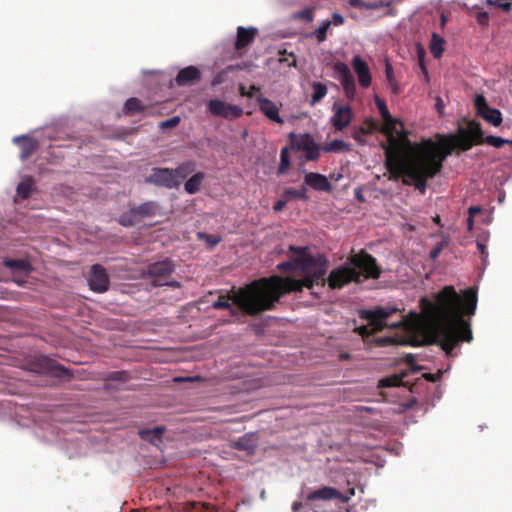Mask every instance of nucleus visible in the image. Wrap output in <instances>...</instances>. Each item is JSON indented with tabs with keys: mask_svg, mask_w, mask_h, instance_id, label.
Listing matches in <instances>:
<instances>
[{
	"mask_svg": "<svg viewBox=\"0 0 512 512\" xmlns=\"http://www.w3.org/2000/svg\"><path fill=\"white\" fill-rule=\"evenodd\" d=\"M294 18L301 19V20H304L306 22H312L313 19H314L313 9L309 8V7L304 8V9L298 11L294 15Z\"/></svg>",
	"mask_w": 512,
	"mask_h": 512,
	"instance_id": "45",
	"label": "nucleus"
},
{
	"mask_svg": "<svg viewBox=\"0 0 512 512\" xmlns=\"http://www.w3.org/2000/svg\"><path fill=\"white\" fill-rule=\"evenodd\" d=\"M258 34V29L255 27H243L237 28L236 41L234 47L237 51H240L250 44H252Z\"/></svg>",
	"mask_w": 512,
	"mask_h": 512,
	"instance_id": "19",
	"label": "nucleus"
},
{
	"mask_svg": "<svg viewBox=\"0 0 512 512\" xmlns=\"http://www.w3.org/2000/svg\"><path fill=\"white\" fill-rule=\"evenodd\" d=\"M260 111L271 121L282 124L283 119L279 115V108L270 99L263 96L257 98Z\"/></svg>",
	"mask_w": 512,
	"mask_h": 512,
	"instance_id": "22",
	"label": "nucleus"
},
{
	"mask_svg": "<svg viewBox=\"0 0 512 512\" xmlns=\"http://www.w3.org/2000/svg\"><path fill=\"white\" fill-rule=\"evenodd\" d=\"M322 149L324 152H333V153L348 152L351 150L350 145L340 139H335L331 142L326 143Z\"/></svg>",
	"mask_w": 512,
	"mask_h": 512,
	"instance_id": "33",
	"label": "nucleus"
},
{
	"mask_svg": "<svg viewBox=\"0 0 512 512\" xmlns=\"http://www.w3.org/2000/svg\"><path fill=\"white\" fill-rule=\"evenodd\" d=\"M165 430L166 428L164 426H157L152 429H141L139 430V436L142 440L157 445L162 441Z\"/></svg>",
	"mask_w": 512,
	"mask_h": 512,
	"instance_id": "26",
	"label": "nucleus"
},
{
	"mask_svg": "<svg viewBox=\"0 0 512 512\" xmlns=\"http://www.w3.org/2000/svg\"><path fill=\"white\" fill-rule=\"evenodd\" d=\"M88 284L90 289L97 293H103L108 290L110 280L105 269L101 265L95 264L91 267Z\"/></svg>",
	"mask_w": 512,
	"mask_h": 512,
	"instance_id": "16",
	"label": "nucleus"
},
{
	"mask_svg": "<svg viewBox=\"0 0 512 512\" xmlns=\"http://www.w3.org/2000/svg\"><path fill=\"white\" fill-rule=\"evenodd\" d=\"M164 286H169V287H172V288H180L181 287V283L178 282V281H168V279L165 280V283H164Z\"/></svg>",
	"mask_w": 512,
	"mask_h": 512,
	"instance_id": "56",
	"label": "nucleus"
},
{
	"mask_svg": "<svg viewBox=\"0 0 512 512\" xmlns=\"http://www.w3.org/2000/svg\"><path fill=\"white\" fill-rule=\"evenodd\" d=\"M14 142L19 145L21 150L20 159L23 161L32 156L39 148L38 141L26 135L15 137Z\"/></svg>",
	"mask_w": 512,
	"mask_h": 512,
	"instance_id": "20",
	"label": "nucleus"
},
{
	"mask_svg": "<svg viewBox=\"0 0 512 512\" xmlns=\"http://www.w3.org/2000/svg\"><path fill=\"white\" fill-rule=\"evenodd\" d=\"M195 170V162L187 161L180 164L176 169H174L175 177L180 182L182 179H185Z\"/></svg>",
	"mask_w": 512,
	"mask_h": 512,
	"instance_id": "36",
	"label": "nucleus"
},
{
	"mask_svg": "<svg viewBox=\"0 0 512 512\" xmlns=\"http://www.w3.org/2000/svg\"><path fill=\"white\" fill-rule=\"evenodd\" d=\"M480 212V208L479 207H470L469 208V213L472 215L474 213H478Z\"/></svg>",
	"mask_w": 512,
	"mask_h": 512,
	"instance_id": "61",
	"label": "nucleus"
},
{
	"mask_svg": "<svg viewBox=\"0 0 512 512\" xmlns=\"http://www.w3.org/2000/svg\"><path fill=\"white\" fill-rule=\"evenodd\" d=\"M324 271L320 270L315 274L297 281L290 277L271 276L260 278L239 288L232 290L226 296H220L212 304L216 310L230 308L232 301L238 309L249 316H256L262 312L275 308L280 298L288 293L301 292L304 288H311L313 284L323 280Z\"/></svg>",
	"mask_w": 512,
	"mask_h": 512,
	"instance_id": "3",
	"label": "nucleus"
},
{
	"mask_svg": "<svg viewBox=\"0 0 512 512\" xmlns=\"http://www.w3.org/2000/svg\"><path fill=\"white\" fill-rule=\"evenodd\" d=\"M259 90H260L259 87L255 86V85H251L250 90L247 93H252L254 95V93Z\"/></svg>",
	"mask_w": 512,
	"mask_h": 512,
	"instance_id": "60",
	"label": "nucleus"
},
{
	"mask_svg": "<svg viewBox=\"0 0 512 512\" xmlns=\"http://www.w3.org/2000/svg\"><path fill=\"white\" fill-rule=\"evenodd\" d=\"M429 342L437 344L448 356L460 342L473 340L470 318L477 307V291L468 288L460 295L453 286H445L435 294L434 301L420 300Z\"/></svg>",
	"mask_w": 512,
	"mask_h": 512,
	"instance_id": "2",
	"label": "nucleus"
},
{
	"mask_svg": "<svg viewBox=\"0 0 512 512\" xmlns=\"http://www.w3.org/2000/svg\"><path fill=\"white\" fill-rule=\"evenodd\" d=\"M31 370L39 374H48L58 378H70V371L47 356L36 357L31 362Z\"/></svg>",
	"mask_w": 512,
	"mask_h": 512,
	"instance_id": "9",
	"label": "nucleus"
},
{
	"mask_svg": "<svg viewBox=\"0 0 512 512\" xmlns=\"http://www.w3.org/2000/svg\"><path fill=\"white\" fill-rule=\"evenodd\" d=\"M308 500H330L339 499L342 502H347L349 497L343 496L337 489L332 487H322L318 490L312 491L308 495Z\"/></svg>",
	"mask_w": 512,
	"mask_h": 512,
	"instance_id": "23",
	"label": "nucleus"
},
{
	"mask_svg": "<svg viewBox=\"0 0 512 512\" xmlns=\"http://www.w3.org/2000/svg\"><path fill=\"white\" fill-rule=\"evenodd\" d=\"M287 205V201L286 200H283V199H279L277 200L274 205H273V210L275 212H280L282 211Z\"/></svg>",
	"mask_w": 512,
	"mask_h": 512,
	"instance_id": "55",
	"label": "nucleus"
},
{
	"mask_svg": "<svg viewBox=\"0 0 512 512\" xmlns=\"http://www.w3.org/2000/svg\"><path fill=\"white\" fill-rule=\"evenodd\" d=\"M424 376L426 379H428L430 381H434V376L432 374H425Z\"/></svg>",
	"mask_w": 512,
	"mask_h": 512,
	"instance_id": "62",
	"label": "nucleus"
},
{
	"mask_svg": "<svg viewBox=\"0 0 512 512\" xmlns=\"http://www.w3.org/2000/svg\"><path fill=\"white\" fill-rule=\"evenodd\" d=\"M463 121L466 123V128L459 125L455 135H450L442 144L437 143L435 161L438 162L441 159V168L443 167L445 159L455 148H459L462 151H468L473 147V145H480L483 143L495 148H501L508 143V139H504L499 136L489 135L485 137L480 123L475 120L463 119Z\"/></svg>",
	"mask_w": 512,
	"mask_h": 512,
	"instance_id": "4",
	"label": "nucleus"
},
{
	"mask_svg": "<svg viewBox=\"0 0 512 512\" xmlns=\"http://www.w3.org/2000/svg\"><path fill=\"white\" fill-rule=\"evenodd\" d=\"M352 67L358 77L359 85L362 88H368L371 85V74L368 64L361 56L356 55L352 59Z\"/></svg>",
	"mask_w": 512,
	"mask_h": 512,
	"instance_id": "17",
	"label": "nucleus"
},
{
	"mask_svg": "<svg viewBox=\"0 0 512 512\" xmlns=\"http://www.w3.org/2000/svg\"><path fill=\"white\" fill-rule=\"evenodd\" d=\"M204 178H205V174L203 172H198V173L194 174L192 177H190L186 181V183L184 185L185 191L188 194L197 193L200 190V187H201V184H202V181L204 180Z\"/></svg>",
	"mask_w": 512,
	"mask_h": 512,
	"instance_id": "31",
	"label": "nucleus"
},
{
	"mask_svg": "<svg viewBox=\"0 0 512 512\" xmlns=\"http://www.w3.org/2000/svg\"><path fill=\"white\" fill-rule=\"evenodd\" d=\"M474 105L478 116L495 127L500 126L502 123V113L496 108L489 107L483 95L475 97Z\"/></svg>",
	"mask_w": 512,
	"mask_h": 512,
	"instance_id": "13",
	"label": "nucleus"
},
{
	"mask_svg": "<svg viewBox=\"0 0 512 512\" xmlns=\"http://www.w3.org/2000/svg\"><path fill=\"white\" fill-rule=\"evenodd\" d=\"M378 123L372 118H366L362 125L353 131V138L359 143L363 144V135H369L378 130Z\"/></svg>",
	"mask_w": 512,
	"mask_h": 512,
	"instance_id": "24",
	"label": "nucleus"
},
{
	"mask_svg": "<svg viewBox=\"0 0 512 512\" xmlns=\"http://www.w3.org/2000/svg\"><path fill=\"white\" fill-rule=\"evenodd\" d=\"M284 196L295 198V199H301V200H307V189L305 187V184L300 189H293V188H287L284 190Z\"/></svg>",
	"mask_w": 512,
	"mask_h": 512,
	"instance_id": "38",
	"label": "nucleus"
},
{
	"mask_svg": "<svg viewBox=\"0 0 512 512\" xmlns=\"http://www.w3.org/2000/svg\"><path fill=\"white\" fill-rule=\"evenodd\" d=\"M331 25L340 26L344 24V17L339 13L332 14V20L330 21Z\"/></svg>",
	"mask_w": 512,
	"mask_h": 512,
	"instance_id": "53",
	"label": "nucleus"
},
{
	"mask_svg": "<svg viewBox=\"0 0 512 512\" xmlns=\"http://www.w3.org/2000/svg\"><path fill=\"white\" fill-rule=\"evenodd\" d=\"M485 4L487 6H493L501 9L504 12H510L512 9V3L509 0H486Z\"/></svg>",
	"mask_w": 512,
	"mask_h": 512,
	"instance_id": "43",
	"label": "nucleus"
},
{
	"mask_svg": "<svg viewBox=\"0 0 512 512\" xmlns=\"http://www.w3.org/2000/svg\"><path fill=\"white\" fill-rule=\"evenodd\" d=\"M119 224L124 227H131L139 222L134 207H131L129 211L122 213L118 219Z\"/></svg>",
	"mask_w": 512,
	"mask_h": 512,
	"instance_id": "37",
	"label": "nucleus"
},
{
	"mask_svg": "<svg viewBox=\"0 0 512 512\" xmlns=\"http://www.w3.org/2000/svg\"><path fill=\"white\" fill-rule=\"evenodd\" d=\"M290 139L294 148L306 152L305 157L308 161H316L319 158V147L311 135L304 134L297 137L294 133H291Z\"/></svg>",
	"mask_w": 512,
	"mask_h": 512,
	"instance_id": "12",
	"label": "nucleus"
},
{
	"mask_svg": "<svg viewBox=\"0 0 512 512\" xmlns=\"http://www.w3.org/2000/svg\"><path fill=\"white\" fill-rule=\"evenodd\" d=\"M145 181L146 183L169 189L177 188L180 185V181L176 179L173 169L169 168H153Z\"/></svg>",
	"mask_w": 512,
	"mask_h": 512,
	"instance_id": "11",
	"label": "nucleus"
},
{
	"mask_svg": "<svg viewBox=\"0 0 512 512\" xmlns=\"http://www.w3.org/2000/svg\"><path fill=\"white\" fill-rule=\"evenodd\" d=\"M445 40L440 35L433 33L430 40L429 49L434 58L439 59L444 51Z\"/></svg>",
	"mask_w": 512,
	"mask_h": 512,
	"instance_id": "30",
	"label": "nucleus"
},
{
	"mask_svg": "<svg viewBox=\"0 0 512 512\" xmlns=\"http://www.w3.org/2000/svg\"><path fill=\"white\" fill-rule=\"evenodd\" d=\"M120 374H121V373H119V372H114V373H113V376H112L111 378H112V379H119V378L117 377V375H120Z\"/></svg>",
	"mask_w": 512,
	"mask_h": 512,
	"instance_id": "63",
	"label": "nucleus"
},
{
	"mask_svg": "<svg viewBox=\"0 0 512 512\" xmlns=\"http://www.w3.org/2000/svg\"><path fill=\"white\" fill-rule=\"evenodd\" d=\"M289 251L293 253V256L289 261H285L279 263L277 268L280 271H296L299 270L306 275L302 278H305L315 274L316 272L323 270V280L319 283H314L310 289H313L315 285H319L323 287L325 285V275H326V259L319 257L315 258L309 253L308 247H296L291 245L289 247ZM297 281H301V279H296Z\"/></svg>",
	"mask_w": 512,
	"mask_h": 512,
	"instance_id": "6",
	"label": "nucleus"
},
{
	"mask_svg": "<svg viewBox=\"0 0 512 512\" xmlns=\"http://www.w3.org/2000/svg\"><path fill=\"white\" fill-rule=\"evenodd\" d=\"M279 63H287L290 67H295L297 64L296 56L293 52L287 53L286 50L279 51Z\"/></svg>",
	"mask_w": 512,
	"mask_h": 512,
	"instance_id": "40",
	"label": "nucleus"
},
{
	"mask_svg": "<svg viewBox=\"0 0 512 512\" xmlns=\"http://www.w3.org/2000/svg\"><path fill=\"white\" fill-rule=\"evenodd\" d=\"M367 3L363 0H349V4L352 7L359 8V9H367Z\"/></svg>",
	"mask_w": 512,
	"mask_h": 512,
	"instance_id": "54",
	"label": "nucleus"
},
{
	"mask_svg": "<svg viewBox=\"0 0 512 512\" xmlns=\"http://www.w3.org/2000/svg\"><path fill=\"white\" fill-rule=\"evenodd\" d=\"M381 268L377 265L376 259L364 250L351 255L344 265L333 269L325 283L329 288L341 289L345 285L355 282L361 283L365 279H378L381 275Z\"/></svg>",
	"mask_w": 512,
	"mask_h": 512,
	"instance_id": "5",
	"label": "nucleus"
},
{
	"mask_svg": "<svg viewBox=\"0 0 512 512\" xmlns=\"http://www.w3.org/2000/svg\"><path fill=\"white\" fill-rule=\"evenodd\" d=\"M313 94L310 101L311 105H315L320 102L327 94L328 89L327 86L321 82H313L312 83Z\"/></svg>",
	"mask_w": 512,
	"mask_h": 512,
	"instance_id": "35",
	"label": "nucleus"
},
{
	"mask_svg": "<svg viewBox=\"0 0 512 512\" xmlns=\"http://www.w3.org/2000/svg\"><path fill=\"white\" fill-rule=\"evenodd\" d=\"M199 237L205 239L206 243L210 247L216 246L221 241V237H219L217 235H213V234L199 233Z\"/></svg>",
	"mask_w": 512,
	"mask_h": 512,
	"instance_id": "47",
	"label": "nucleus"
},
{
	"mask_svg": "<svg viewBox=\"0 0 512 512\" xmlns=\"http://www.w3.org/2000/svg\"><path fill=\"white\" fill-rule=\"evenodd\" d=\"M147 106L138 98L131 97L126 100L124 107H123V113L127 116H132L138 113H142L146 111Z\"/></svg>",
	"mask_w": 512,
	"mask_h": 512,
	"instance_id": "28",
	"label": "nucleus"
},
{
	"mask_svg": "<svg viewBox=\"0 0 512 512\" xmlns=\"http://www.w3.org/2000/svg\"><path fill=\"white\" fill-rule=\"evenodd\" d=\"M477 250L482 257V260L485 261L488 257L487 246L483 242L477 241Z\"/></svg>",
	"mask_w": 512,
	"mask_h": 512,
	"instance_id": "52",
	"label": "nucleus"
},
{
	"mask_svg": "<svg viewBox=\"0 0 512 512\" xmlns=\"http://www.w3.org/2000/svg\"><path fill=\"white\" fill-rule=\"evenodd\" d=\"M333 115L330 118V123L334 127L336 131H343L347 128L352 120H353V112L350 105H340L338 103H334L333 107Z\"/></svg>",
	"mask_w": 512,
	"mask_h": 512,
	"instance_id": "14",
	"label": "nucleus"
},
{
	"mask_svg": "<svg viewBox=\"0 0 512 512\" xmlns=\"http://www.w3.org/2000/svg\"><path fill=\"white\" fill-rule=\"evenodd\" d=\"M302 508L301 502H294L292 505L293 512H299V510Z\"/></svg>",
	"mask_w": 512,
	"mask_h": 512,
	"instance_id": "58",
	"label": "nucleus"
},
{
	"mask_svg": "<svg viewBox=\"0 0 512 512\" xmlns=\"http://www.w3.org/2000/svg\"><path fill=\"white\" fill-rule=\"evenodd\" d=\"M304 184L310 186L316 191L330 192L332 189L328 178L325 175L316 172H305Z\"/></svg>",
	"mask_w": 512,
	"mask_h": 512,
	"instance_id": "18",
	"label": "nucleus"
},
{
	"mask_svg": "<svg viewBox=\"0 0 512 512\" xmlns=\"http://www.w3.org/2000/svg\"><path fill=\"white\" fill-rule=\"evenodd\" d=\"M444 248V244L443 243H439L438 245H436L431 251H430V258L435 260L439 257V255L441 254L442 250Z\"/></svg>",
	"mask_w": 512,
	"mask_h": 512,
	"instance_id": "51",
	"label": "nucleus"
},
{
	"mask_svg": "<svg viewBox=\"0 0 512 512\" xmlns=\"http://www.w3.org/2000/svg\"><path fill=\"white\" fill-rule=\"evenodd\" d=\"M201 79V72L195 66H188L181 69L176 78L175 82L178 86L192 85L199 82Z\"/></svg>",
	"mask_w": 512,
	"mask_h": 512,
	"instance_id": "21",
	"label": "nucleus"
},
{
	"mask_svg": "<svg viewBox=\"0 0 512 512\" xmlns=\"http://www.w3.org/2000/svg\"><path fill=\"white\" fill-rule=\"evenodd\" d=\"M232 448L237 449L239 451H245L247 453H254L257 443L254 439L253 434H246L240 437L238 440L232 443Z\"/></svg>",
	"mask_w": 512,
	"mask_h": 512,
	"instance_id": "27",
	"label": "nucleus"
},
{
	"mask_svg": "<svg viewBox=\"0 0 512 512\" xmlns=\"http://www.w3.org/2000/svg\"><path fill=\"white\" fill-rule=\"evenodd\" d=\"M375 342L378 346H381V347L400 343L392 337H380V338H377L375 340Z\"/></svg>",
	"mask_w": 512,
	"mask_h": 512,
	"instance_id": "50",
	"label": "nucleus"
},
{
	"mask_svg": "<svg viewBox=\"0 0 512 512\" xmlns=\"http://www.w3.org/2000/svg\"><path fill=\"white\" fill-rule=\"evenodd\" d=\"M138 220L156 216L160 211V206L155 201H147L139 206L134 207Z\"/></svg>",
	"mask_w": 512,
	"mask_h": 512,
	"instance_id": "25",
	"label": "nucleus"
},
{
	"mask_svg": "<svg viewBox=\"0 0 512 512\" xmlns=\"http://www.w3.org/2000/svg\"><path fill=\"white\" fill-rule=\"evenodd\" d=\"M476 21L479 25L486 27L489 24V14L487 12L481 11L476 13L475 15Z\"/></svg>",
	"mask_w": 512,
	"mask_h": 512,
	"instance_id": "49",
	"label": "nucleus"
},
{
	"mask_svg": "<svg viewBox=\"0 0 512 512\" xmlns=\"http://www.w3.org/2000/svg\"><path fill=\"white\" fill-rule=\"evenodd\" d=\"M333 69L339 75V80L346 97L350 100L354 99L356 94V84L348 65L344 62H336Z\"/></svg>",
	"mask_w": 512,
	"mask_h": 512,
	"instance_id": "15",
	"label": "nucleus"
},
{
	"mask_svg": "<svg viewBox=\"0 0 512 512\" xmlns=\"http://www.w3.org/2000/svg\"><path fill=\"white\" fill-rule=\"evenodd\" d=\"M189 506L191 507V512H212L209 511L210 505L206 503L191 502Z\"/></svg>",
	"mask_w": 512,
	"mask_h": 512,
	"instance_id": "48",
	"label": "nucleus"
},
{
	"mask_svg": "<svg viewBox=\"0 0 512 512\" xmlns=\"http://www.w3.org/2000/svg\"><path fill=\"white\" fill-rule=\"evenodd\" d=\"M238 68H239V66H238V65H237V66H232V65H230V66H228L226 69H224V70H222V71L218 72V73L214 76V78H213V80H212V83H211V84H212V86H217V85L222 84V83L226 80L227 74H228L230 71H233V70L238 69Z\"/></svg>",
	"mask_w": 512,
	"mask_h": 512,
	"instance_id": "42",
	"label": "nucleus"
},
{
	"mask_svg": "<svg viewBox=\"0 0 512 512\" xmlns=\"http://www.w3.org/2000/svg\"><path fill=\"white\" fill-rule=\"evenodd\" d=\"M375 104L383 119L379 130L387 137V143H381V147L384 149V166L389 172L388 179H402L404 185H413L424 194L427 181L441 171V159L435 161L437 143L426 139L412 147L406 134L397 132L400 122L391 116L384 100L375 97Z\"/></svg>",
	"mask_w": 512,
	"mask_h": 512,
	"instance_id": "1",
	"label": "nucleus"
},
{
	"mask_svg": "<svg viewBox=\"0 0 512 512\" xmlns=\"http://www.w3.org/2000/svg\"><path fill=\"white\" fill-rule=\"evenodd\" d=\"M207 110L214 116L228 120L237 119L243 115V109L240 106L226 103L220 99H211L207 103Z\"/></svg>",
	"mask_w": 512,
	"mask_h": 512,
	"instance_id": "10",
	"label": "nucleus"
},
{
	"mask_svg": "<svg viewBox=\"0 0 512 512\" xmlns=\"http://www.w3.org/2000/svg\"><path fill=\"white\" fill-rule=\"evenodd\" d=\"M380 8H386L385 16H396L397 10L393 6V1H373L367 3V9L366 10H377Z\"/></svg>",
	"mask_w": 512,
	"mask_h": 512,
	"instance_id": "32",
	"label": "nucleus"
},
{
	"mask_svg": "<svg viewBox=\"0 0 512 512\" xmlns=\"http://www.w3.org/2000/svg\"><path fill=\"white\" fill-rule=\"evenodd\" d=\"M330 26H331V22L326 21L315 30L314 36L318 43H322L326 40L327 31L330 28Z\"/></svg>",
	"mask_w": 512,
	"mask_h": 512,
	"instance_id": "44",
	"label": "nucleus"
},
{
	"mask_svg": "<svg viewBox=\"0 0 512 512\" xmlns=\"http://www.w3.org/2000/svg\"><path fill=\"white\" fill-rule=\"evenodd\" d=\"M4 266L10 269L13 272H30L32 271V265L29 261L25 259H11L7 258L4 260Z\"/></svg>",
	"mask_w": 512,
	"mask_h": 512,
	"instance_id": "29",
	"label": "nucleus"
},
{
	"mask_svg": "<svg viewBox=\"0 0 512 512\" xmlns=\"http://www.w3.org/2000/svg\"><path fill=\"white\" fill-rule=\"evenodd\" d=\"M33 186L34 181L31 177L23 179L17 186V195L22 199H27L33 190Z\"/></svg>",
	"mask_w": 512,
	"mask_h": 512,
	"instance_id": "34",
	"label": "nucleus"
},
{
	"mask_svg": "<svg viewBox=\"0 0 512 512\" xmlns=\"http://www.w3.org/2000/svg\"><path fill=\"white\" fill-rule=\"evenodd\" d=\"M180 123V117L179 116H174L168 120H165V121H162L160 124H159V127L163 130L165 129H171V128H174L176 127L178 124Z\"/></svg>",
	"mask_w": 512,
	"mask_h": 512,
	"instance_id": "46",
	"label": "nucleus"
},
{
	"mask_svg": "<svg viewBox=\"0 0 512 512\" xmlns=\"http://www.w3.org/2000/svg\"><path fill=\"white\" fill-rule=\"evenodd\" d=\"M227 309L229 310L231 316H237L238 315V309L233 308L231 304H230V308H227Z\"/></svg>",
	"mask_w": 512,
	"mask_h": 512,
	"instance_id": "59",
	"label": "nucleus"
},
{
	"mask_svg": "<svg viewBox=\"0 0 512 512\" xmlns=\"http://www.w3.org/2000/svg\"><path fill=\"white\" fill-rule=\"evenodd\" d=\"M290 166V160H289V152L288 148L284 147L282 148L280 152V164L278 167V174H283L288 170Z\"/></svg>",
	"mask_w": 512,
	"mask_h": 512,
	"instance_id": "39",
	"label": "nucleus"
},
{
	"mask_svg": "<svg viewBox=\"0 0 512 512\" xmlns=\"http://www.w3.org/2000/svg\"><path fill=\"white\" fill-rule=\"evenodd\" d=\"M411 360H413V356L412 355H408L407 356V362H410Z\"/></svg>",
	"mask_w": 512,
	"mask_h": 512,
	"instance_id": "64",
	"label": "nucleus"
},
{
	"mask_svg": "<svg viewBox=\"0 0 512 512\" xmlns=\"http://www.w3.org/2000/svg\"><path fill=\"white\" fill-rule=\"evenodd\" d=\"M402 384V378L398 375H391L379 381L380 387H398Z\"/></svg>",
	"mask_w": 512,
	"mask_h": 512,
	"instance_id": "41",
	"label": "nucleus"
},
{
	"mask_svg": "<svg viewBox=\"0 0 512 512\" xmlns=\"http://www.w3.org/2000/svg\"><path fill=\"white\" fill-rule=\"evenodd\" d=\"M175 270V264L170 259H164L149 264L142 275L144 278L150 279L153 286H164L165 280L168 279Z\"/></svg>",
	"mask_w": 512,
	"mask_h": 512,
	"instance_id": "8",
	"label": "nucleus"
},
{
	"mask_svg": "<svg viewBox=\"0 0 512 512\" xmlns=\"http://www.w3.org/2000/svg\"><path fill=\"white\" fill-rule=\"evenodd\" d=\"M396 308L378 307L374 310H362L360 317L368 321L367 325L356 328V332L363 338H367L372 334L382 331L387 324L385 320L393 313L397 312Z\"/></svg>",
	"mask_w": 512,
	"mask_h": 512,
	"instance_id": "7",
	"label": "nucleus"
},
{
	"mask_svg": "<svg viewBox=\"0 0 512 512\" xmlns=\"http://www.w3.org/2000/svg\"><path fill=\"white\" fill-rule=\"evenodd\" d=\"M239 92H240L241 96H246L248 98H252L253 97L252 93H247L248 91H246V87L243 84H240Z\"/></svg>",
	"mask_w": 512,
	"mask_h": 512,
	"instance_id": "57",
	"label": "nucleus"
}]
</instances>
